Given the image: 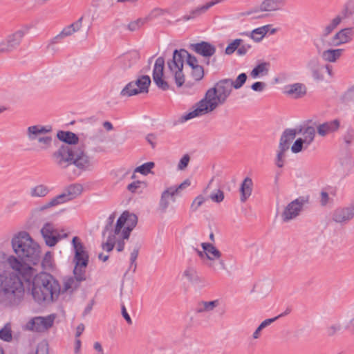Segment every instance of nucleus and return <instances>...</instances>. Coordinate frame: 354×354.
I'll return each mask as SVG.
<instances>
[{"mask_svg": "<svg viewBox=\"0 0 354 354\" xmlns=\"http://www.w3.org/2000/svg\"><path fill=\"white\" fill-rule=\"evenodd\" d=\"M115 214L112 213L107 218L102 231L104 239L101 247L103 250L110 252L116 247L118 252L124 250L125 240L129 239L130 234L138 223V218L134 214L124 212L115 223Z\"/></svg>", "mask_w": 354, "mask_h": 354, "instance_id": "f257e3e1", "label": "nucleus"}, {"mask_svg": "<svg viewBox=\"0 0 354 354\" xmlns=\"http://www.w3.org/2000/svg\"><path fill=\"white\" fill-rule=\"evenodd\" d=\"M24 288L19 277L3 270L0 272V303L6 306L18 305L23 299Z\"/></svg>", "mask_w": 354, "mask_h": 354, "instance_id": "f03ea898", "label": "nucleus"}, {"mask_svg": "<svg viewBox=\"0 0 354 354\" xmlns=\"http://www.w3.org/2000/svg\"><path fill=\"white\" fill-rule=\"evenodd\" d=\"M31 294L34 299L41 303L52 301L60 292L58 281L50 274L46 272L37 273L32 278Z\"/></svg>", "mask_w": 354, "mask_h": 354, "instance_id": "7ed1b4c3", "label": "nucleus"}, {"mask_svg": "<svg viewBox=\"0 0 354 354\" xmlns=\"http://www.w3.org/2000/svg\"><path fill=\"white\" fill-rule=\"evenodd\" d=\"M12 248L17 256L22 260L34 265L40 260L41 250L39 245L26 232H20L11 240Z\"/></svg>", "mask_w": 354, "mask_h": 354, "instance_id": "20e7f679", "label": "nucleus"}, {"mask_svg": "<svg viewBox=\"0 0 354 354\" xmlns=\"http://www.w3.org/2000/svg\"><path fill=\"white\" fill-rule=\"evenodd\" d=\"M187 63L190 70L200 66L197 58L185 49L175 50L171 59L167 63L170 75L174 78L178 87H181L185 81L184 64Z\"/></svg>", "mask_w": 354, "mask_h": 354, "instance_id": "39448f33", "label": "nucleus"}, {"mask_svg": "<svg viewBox=\"0 0 354 354\" xmlns=\"http://www.w3.org/2000/svg\"><path fill=\"white\" fill-rule=\"evenodd\" d=\"M222 104H223L215 94V91L209 88L205 92L204 97L193 106L192 110L181 116V121L185 122L209 114Z\"/></svg>", "mask_w": 354, "mask_h": 354, "instance_id": "423d86ee", "label": "nucleus"}, {"mask_svg": "<svg viewBox=\"0 0 354 354\" xmlns=\"http://www.w3.org/2000/svg\"><path fill=\"white\" fill-rule=\"evenodd\" d=\"M51 132L52 127L49 125L35 124L27 128L26 136L29 142H37L40 150L47 151L53 146Z\"/></svg>", "mask_w": 354, "mask_h": 354, "instance_id": "0eeeda50", "label": "nucleus"}, {"mask_svg": "<svg viewBox=\"0 0 354 354\" xmlns=\"http://www.w3.org/2000/svg\"><path fill=\"white\" fill-rule=\"evenodd\" d=\"M72 245L75 252L73 274L76 281L80 282L86 279L85 269L88 263V254L77 236L73 238Z\"/></svg>", "mask_w": 354, "mask_h": 354, "instance_id": "6e6552de", "label": "nucleus"}, {"mask_svg": "<svg viewBox=\"0 0 354 354\" xmlns=\"http://www.w3.org/2000/svg\"><path fill=\"white\" fill-rule=\"evenodd\" d=\"M0 259L3 260V263L0 264V267L5 268L8 266L27 282H30L35 274L36 270L24 262V260L21 259L20 260L12 254L6 255L4 252H0Z\"/></svg>", "mask_w": 354, "mask_h": 354, "instance_id": "1a4fd4ad", "label": "nucleus"}, {"mask_svg": "<svg viewBox=\"0 0 354 354\" xmlns=\"http://www.w3.org/2000/svg\"><path fill=\"white\" fill-rule=\"evenodd\" d=\"M203 250L198 251V255L205 261L206 266L216 272L226 269V265L221 259V252L212 243H202Z\"/></svg>", "mask_w": 354, "mask_h": 354, "instance_id": "9d476101", "label": "nucleus"}, {"mask_svg": "<svg viewBox=\"0 0 354 354\" xmlns=\"http://www.w3.org/2000/svg\"><path fill=\"white\" fill-rule=\"evenodd\" d=\"M78 170L81 171H91L95 167V160L90 155L84 145L74 146L73 161L72 162Z\"/></svg>", "mask_w": 354, "mask_h": 354, "instance_id": "9b49d317", "label": "nucleus"}, {"mask_svg": "<svg viewBox=\"0 0 354 354\" xmlns=\"http://www.w3.org/2000/svg\"><path fill=\"white\" fill-rule=\"evenodd\" d=\"M309 202V197L307 196H299L288 203L284 207L281 217L283 222L287 223L295 219L303 211L304 207Z\"/></svg>", "mask_w": 354, "mask_h": 354, "instance_id": "f8f14e48", "label": "nucleus"}, {"mask_svg": "<svg viewBox=\"0 0 354 354\" xmlns=\"http://www.w3.org/2000/svg\"><path fill=\"white\" fill-rule=\"evenodd\" d=\"M74 146L61 145L52 154L53 162L61 169H66L73 165Z\"/></svg>", "mask_w": 354, "mask_h": 354, "instance_id": "ddd939ff", "label": "nucleus"}, {"mask_svg": "<svg viewBox=\"0 0 354 354\" xmlns=\"http://www.w3.org/2000/svg\"><path fill=\"white\" fill-rule=\"evenodd\" d=\"M301 131L302 137L298 138L291 146L290 149L293 153H298L307 149L315 140L316 129L314 127L308 126Z\"/></svg>", "mask_w": 354, "mask_h": 354, "instance_id": "4468645a", "label": "nucleus"}, {"mask_svg": "<svg viewBox=\"0 0 354 354\" xmlns=\"http://www.w3.org/2000/svg\"><path fill=\"white\" fill-rule=\"evenodd\" d=\"M151 83L148 75H143L135 82H131L121 91L122 97H131L142 93H148Z\"/></svg>", "mask_w": 354, "mask_h": 354, "instance_id": "2eb2a0df", "label": "nucleus"}, {"mask_svg": "<svg viewBox=\"0 0 354 354\" xmlns=\"http://www.w3.org/2000/svg\"><path fill=\"white\" fill-rule=\"evenodd\" d=\"M139 53L136 51H130L118 57L115 61L113 70L118 75H122L127 70L131 68L139 59Z\"/></svg>", "mask_w": 354, "mask_h": 354, "instance_id": "dca6fc26", "label": "nucleus"}, {"mask_svg": "<svg viewBox=\"0 0 354 354\" xmlns=\"http://www.w3.org/2000/svg\"><path fill=\"white\" fill-rule=\"evenodd\" d=\"M28 29V26H25L9 35L5 41L0 43V54L9 53L16 48L20 44Z\"/></svg>", "mask_w": 354, "mask_h": 354, "instance_id": "f3484780", "label": "nucleus"}, {"mask_svg": "<svg viewBox=\"0 0 354 354\" xmlns=\"http://www.w3.org/2000/svg\"><path fill=\"white\" fill-rule=\"evenodd\" d=\"M54 320L53 315L47 317H36L27 323L26 328L32 331L43 332L53 326Z\"/></svg>", "mask_w": 354, "mask_h": 354, "instance_id": "a211bd4d", "label": "nucleus"}, {"mask_svg": "<svg viewBox=\"0 0 354 354\" xmlns=\"http://www.w3.org/2000/svg\"><path fill=\"white\" fill-rule=\"evenodd\" d=\"M165 66V59L163 57H160L157 58L155 62L153 71V80L157 86L163 90L167 91L169 89V86L168 83L162 78Z\"/></svg>", "mask_w": 354, "mask_h": 354, "instance_id": "6ab92c4d", "label": "nucleus"}, {"mask_svg": "<svg viewBox=\"0 0 354 354\" xmlns=\"http://www.w3.org/2000/svg\"><path fill=\"white\" fill-rule=\"evenodd\" d=\"M353 35L354 31L353 28H342L333 35L328 45L337 47L348 44L353 40Z\"/></svg>", "mask_w": 354, "mask_h": 354, "instance_id": "aec40b11", "label": "nucleus"}, {"mask_svg": "<svg viewBox=\"0 0 354 354\" xmlns=\"http://www.w3.org/2000/svg\"><path fill=\"white\" fill-rule=\"evenodd\" d=\"M83 192V187L80 184H71L64 188L63 192L55 196L59 204L73 200L80 196Z\"/></svg>", "mask_w": 354, "mask_h": 354, "instance_id": "412c9836", "label": "nucleus"}, {"mask_svg": "<svg viewBox=\"0 0 354 354\" xmlns=\"http://www.w3.org/2000/svg\"><path fill=\"white\" fill-rule=\"evenodd\" d=\"M353 166L354 164L351 155L344 153L338 159L336 174L340 178H345L351 174Z\"/></svg>", "mask_w": 354, "mask_h": 354, "instance_id": "4be33fe9", "label": "nucleus"}, {"mask_svg": "<svg viewBox=\"0 0 354 354\" xmlns=\"http://www.w3.org/2000/svg\"><path fill=\"white\" fill-rule=\"evenodd\" d=\"M210 88L215 91V94L217 95L223 104L225 103L232 92V83L230 82V78L219 80Z\"/></svg>", "mask_w": 354, "mask_h": 354, "instance_id": "5701e85b", "label": "nucleus"}, {"mask_svg": "<svg viewBox=\"0 0 354 354\" xmlns=\"http://www.w3.org/2000/svg\"><path fill=\"white\" fill-rule=\"evenodd\" d=\"M41 234L46 244L49 247L55 246L61 239L59 233L50 223H46L43 225Z\"/></svg>", "mask_w": 354, "mask_h": 354, "instance_id": "b1692460", "label": "nucleus"}, {"mask_svg": "<svg viewBox=\"0 0 354 354\" xmlns=\"http://www.w3.org/2000/svg\"><path fill=\"white\" fill-rule=\"evenodd\" d=\"M354 218V204L336 209L333 214V221L337 223L345 224Z\"/></svg>", "mask_w": 354, "mask_h": 354, "instance_id": "393cba45", "label": "nucleus"}, {"mask_svg": "<svg viewBox=\"0 0 354 354\" xmlns=\"http://www.w3.org/2000/svg\"><path fill=\"white\" fill-rule=\"evenodd\" d=\"M84 17L82 16L71 24L64 27L62 31L57 35L52 40L53 43H57L66 37H70L80 30L82 27Z\"/></svg>", "mask_w": 354, "mask_h": 354, "instance_id": "a878e982", "label": "nucleus"}, {"mask_svg": "<svg viewBox=\"0 0 354 354\" xmlns=\"http://www.w3.org/2000/svg\"><path fill=\"white\" fill-rule=\"evenodd\" d=\"M176 189L167 187L162 193L158 203V207L162 213H165L170 205L176 201Z\"/></svg>", "mask_w": 354, "mask_h": 354, "instance_id": "bb28decb", "label": "nucleus"}, {"mask_svg": "<svg viewBox=\"0 0 354 354\" xmlns=\"http://www.w3.org/2000/svg\"><path fill=\"white\" fill-rule=\"evenodd\" d=\"M190 48L197 54L205 57H210L216 53V47L207 41L192 44Z\"/></svg>", "mask_w": 354, "mask_h": 354, "instance_id": "cd10ccee", "label": "nucleus"}, {"mask_svg": "<svg viewBox=\"0 0 354 354\" xmlns=\"http://www.w3.org/2000/svg\"><path fill=\"white\" fill-rule=\"evenodd\" d=\"M106 136L102 130L98 131L95 134L90 138L91 146L90 151L93 153H103L105 148L101 144L105 141Z\"/></svg>", "mask_w": 354, "mask_h": 354, "instance_id": "c85d7f7f", "label": "nucleus"}, {"mask_svg": "<svg viewBox=\"0 0 354 354\" xmlns=\"http://www.w3.org/2000/svg\"><path fill=\"white\" fill-rule=\"evenodd\" d=\"M344 50L342 48H328L320 53L322 59L327 63H336L342 56Z\"/></svg>", "mask_w": 354, "mask_h": 354, "instance_id": "c756f323", "label": "nucleus"}, {"mask_svg": "<svg viewBox=\"0 0 354 354\" xmlns=\"http://www.w3.org/2000/svg\"><path fill=\"white\" fill-rule=\"evenodd\" d=\"M286 0H263L259 5V10L266 12H275L281 10Z\"/></svg>", "mask_w": 354, "mask_h": 354, "instance_id": "7c9ffc66", "label": "nucleus"}, {"mask_svg": "<svg viewBox=\"0 0 354 354\" xmlns=\"http://www.w3.org/2000/svg\"><path fill=\"white\" fill-rule=\"evenodd\" d=\"M324 73H326L328 78H333L334 76L333 66L328 64L321 65L310 73L314 80L317 82H323L325 80Z\"/></svg>", "mask_w": 354, "mask_h": 354, "instance_id": "2f4dec72", "label": "nucleus"}, {"mask_svg": "<svg viewBox=\"0 0 354 354\" xmlns=\"http://www.w3.org/2000/svg\"><path fill=\"white\" fill-rule=\"evenodd\" d=\"M182 277L183 279L194 286H200L203 282V279L198 275L196 269L192 266H189L184 270Z\"/></svg>", "mask_w": 354, "mask_h": 354, "instance_id": "473e14b6", "label": "nucleus"}, {"mask_svg": "<svg viewBox=\"0 0 354 354\" xmlns=\"http://www.w3.org/2000/svg\"><path fill=\"white\" fill-rule=\"evenodd\" d=\"M339 127V122L338 120L326 122L323 124H319L316 129L318 135L321 137H325L328 134L337 131Z\"/></svg>", "mask_w": 354, "mask_h": 354, "instance_id": "72a5a7b5", "label": "nucleus"}, {"mask_svg": "<svg viewBox=\"0 0 354 354\" xmlns=\"http://www.w3.org/2000/svg\"><path fill=\"white\" fill-rule=\"evenodd\" d=\"M297 131L294 129H286L280 138L279 149L287 151L290 148V142L295 138Z\"/></svg>", "mask_w": 354, "mask_h": 354, "instance_id": "f704fd0d", "label": "nucleus"}, {"mask_svg": "<svg viewBox=\"0 0 354 354\" xmlns=\"http://www.w3.org/2000/svg\"><path fill=\"white\" fill-rule=\"evenodd\" d=\"M221 1L222 0H214V1H209L203 6L197 7L196 8L193 10L189 15L183 16V20L189 21L190 19H193L196 17H198L200 15L205 13L213 6L221 2Z\"/></svg>", "mask_w": 354, "mask_h": 354, "instance_id": "c9c22d12", "label": "nucleus"}, {"mask_svg": "<svg viewBox=\"0 0 354 354\" xmlns=\"http://www.w3.org/2000/svg\"><path fill=\"white\" fill-rule=\"evenodd\" d=\"M271 24H267L257 28L250 32H242L241 35L248 36L255 42H260L269 32Z\"/></svg>", "mask_w": 354, "mask_h": 354, "instance_id": "e433bc0d", "label": "nucleus"}, {"mask_svg": "<svg viewBox=\"0 0 354 354\" xmlns=\"http://www.w3.org/2000/svg\"><path fill=\"white\" fill-rule=\"evenodd\" d=\"M50 193V188L44 184H37L28 190V195L31 198H43L48 195Z\"/></svg>", "mask_w": 354, "mask_h": 354, "instance_id": "4c0bfd02", "label": "nucleus"}, {"mask_svg": "<svg viewBox=\"0 0 354 354\" xmlns=\"http://www.w3.org/2000/svg\"><path fill=\"white\" fill-rule=\"evenodd\" d=\"M285 93L293 98L302 97L306 93V86L301 83H295L286 87Z\"/></svg>", "mask_w": 354, "mask_h": 354, "instance_id": "58836bf2", "label": "nucleus"}, {"mask_svg": "<svg viewBox=\"0 0 354 354\" xmlns=\"http://www.w3.org/2000/svg\"><path fill=\"white\" fill-rule=\"evenodd\" d=\"M253 189V182L251 178L246 177L244 178L240 187V201L242 203L245 202L252 195Z\"/></svg>", "mask_w": 354, "mask_h": 354, "instance_id": "ea45409f", "label": "nucleus"}, {"mask_svg": "<svg viewBox=\"0 0 354 354\" xmlns=\"http://www.w3.org/2000/svg\"><path fill=\"white\" fill-rule=\"evenodd\" d=\"M220 304L218 299L213 301H200L196 308L197 313H205L212 312Z\"/></svg>", "mask_w": 354, "mask_h": 354, "instance_id": "a19ab883", "label": "nucleus"}, {"mask_svg": "<svg viewBox=\"0 0 354 354\" xmlns=\"http://www.w3.org/2000/svg\"><path fill=\"white\" fill-rule=\"evenodd\" d=\"M57 138L60 141L68 144V146H75V145L79 140L77 136L71 131H59L57 133Z\"/></svg>", "mask_w": 354, "mask_h": 354, "instance_id": "79ce46f5", "label": "nucleus"}, {"mask_svg": "<svg viewBox=\"0 0 354 354\" xmlns=\"http://www.w3.org/2000/svg\"><path fill=\"white\" fill-rule=\"evenodd\" d=\"M345 329V324L340 319L333 321L326 328V333L328 336L333 337Z\"/></svg>", "mask_w": 354, "mask_h": 354, "instance_id": "37998d69", "label": "nucleus"}, {"mask_svg": "<svg viewBox=\"0 0 354 354\" xmlns=\"http://www.w3.org/2000/svg\"><path fill=\"white\" fill-rule=\"evenodd\" d=\"M58 205H59V204L57 200L56 199L55 197H53L51 199H50L48 201L44 203V204H42V205H41L39 206L34 207L31 210V214L33 216H37L40 212H44L46 209H48L49 208H51L53 207L57 206Z\"/></svg>", "mask_w": 354, "mask_h": 354, "instance_id": "c03bdc74", "label": "nucleus"}, {"mask_svg": "<svg viewBox=\"0 0 354 354\" xmlns=\"http://www.w3.org/2000/svg\"><path fill=\"white\" fill-rule=\"evenodd\" d=\"M342 22L341 17L336 15L323 28L322 33L329 36Z\"/></svg>", "mask_w": 354, "mask_h": 354, "instance_id": "a18cd8bd", "label": "nucleus"}, {"mask_svg": "<svg viewBox=\"0 0 354 354\" xmlns=\"http://www.w3.org/2000/svg\"><path fill=\"white\" fill-rule=\"evenodd\" d=\"M353 15H354V0H348L337 16L343 21Z\"/></svg>", "mask_w": 354, "mask_h": 354, "instance_id": "49530a36", "label": "nucleus"}, {"mask_svg": "<svg viewBox=\"0 0 354 354\" xmlns=\"http://www.w3.org/2000/svg\"><path fill=\"white\" fill-rule=\"evenodd\" d=\"M268 73V64L266 62L261 63L254 67L250 73V75L253 78L267 75Z\"/></svg>", "mask_w": 354, "mask_h": 354, "instance_id": "de8ad7c7", "label": "nucleus"}, {"mask_svg": "<svg viewBox=\"0 0 354 354\" xmlns=\"http://www.w3.org/2000/svg\"><path fill=\"white\" fill-rule=\"evenodd\" d=\"M282 315H279L275 317L265 319L263 322H262L260 325L257 327V328L255 330V331L253 333L252 337L254 339H258L260 337L261 331L265 328L266 327L268 326L271 324H272L274 321H276L279 317H281Z\"/></svg>", "mask_w": 354, "mask_h": 354, "instance_id": "09e8293b", "label": "nucleus"}, {"mask_svg": "<svg viewBox=\"0 0 354 354\" xmlns=\"http://www.w3.org/2000/svg\"><path fill=\"white\" fill-rule=\"evenodd\" d=\"M328 37V36L324 35V34L321 32L320 36L314 40L313 44L319 53L322 52L324 47L330 46L328 45L330 41L327 39Z\"/></svg>", "mask_w": 354, "mask_h": 354, "instance_id": "8fccbe9b", "label": "nucleus"}, {"mask_svg": "<svg viewBox=\"0 0 354 354\" xmlns=\"http://www.w3.org/2000/svg\"><path fill=\"white\" fill-rule=\"evenodd\" d=\"M169 14V10L167 9H162L156 8L153 9L149 14L145 17L147 21L158 19Z\"/></svg>", "mask_w": 354, "mask_h": 354, "instance_id": "3c124183", "label": "nucleus"}, {"mask_svg": "<svg viewBox=\"0 0 354 354\" xmlns=\"http://www.w3.org/2000/svg\"><path fill=\"white\" fill-rule=\"evenodd\" d=\"M140 248V245L138 243H136L132 246V248L131 250L129 268L133 269V271H135L136 269L137 265H136V261L138 256V252H139Z\"/></svg>", "mask_w": 354, "mask_h": 354, "instance_id": "603ef678", "label": "nucleus"}, {"mask_svg": "<svg viewBox=\"0 0 354 354\" xmlns=\"http://www.w3.org/2000/svg\"><path fill=\"white\" fill-rule=\"evenodd\" d=\"M243 43V39H235L232 40L225 49V54L227 55H232L235 51L237 52L238 48Z\"/></svg>", "mask_w": 354, "mask_h": 354, "instance_id": "864d4df0", "label": "nucleus"}, {"mask_svg": "<svg viewBox=\"0 0 354 354\" xmlns=\"http://www.w3.org/2000/svg\"><path fill=\"white\" fill-rule=\"evenodd\" d=\"M154 167V163L153 162H148L142 164V165L137 167L134 169V173H140L143 175H147L150 173L151 169ZM136 177L135 174H133L131 176L132 178Z\"/></svg>", "mask_w": 354, "mask_h": 354, "instance_id": "5fc2aeb1", "label": "nucleus"}, {"mask_svg": "<svg viewBox=\"0 0 354 354\" xmlns=\"http://www.w3.org/2000/svg\"><path fill=\"white\" fill-rule=\"evenodd\" d=\"M247 80V75L243 73L239 74L235 80L230 78V82L232 83V88L235 89L241 88Z\"/></svg>", "mask_w": 354, "mask_h": 354, "instance_id": "6e6d98bb", "label": "nucleus"}, {"mask_svg": "<svg viewBox=\"0 0 354 354\" xmlns=\"http://www.w3.org/2000/svg\"><path fill=\"white\" fill-rule=\"evenodd\" d=\"M0 339L5 342H10L12 339L11 327L7 324L0 330Z\"/></svg>", "mask_w": 354, "mask_h": 354, "instance_id": "4d7b16f0", "label": "nucleus"}, {"mask_svg": "<svg viewBox=\"0 0 354 354\" xmlns=\"http://www.w3.org/2000/svg\"><path fill=\"white\" fill-rule=\"evenodd\" d=\"M190 74L194 80L198 82L204 77V69L202 66H198L190 71Z\"/></svg>", "mask_w": 354, "mask_h": 354, "instance_id": "13d9d810", "label": "nucleus"}, {"mask_svg": "<svg viewBox=\"0 0 354 354\" xmlns=\"http://www.w3.org/2000/svg\"><path fill=\"white\" fill-rule=\"evenodd\" d=\"M44 269L50 270L53 267V254L50 252H47L41 262Z\"/></svg>", "mask_w": 354, "mask_h": 354, "instance_id": "bf43d9fd", "label": "nucleus"}, {"mask_svg": "<svg viewBox=\"0 0 354 354\" xmlns=\"http://www.w3.org/2000/svg\"><path fill=\"white\" fill-rule=\"evenodd\" d=\"M147 22V21L146 18H140L130 22L128 25V28L131 31H136L141 28Z\"/></svg>", "mask_w": 354, "mask_h": 354, "instance_id": "052dcab7", "label": "nucleus"}, {"mask_svg": "<svg viewBox=\"0 0 354 354\" xmlns=\"http://www.w3.org/2000/svg\"><path fill=\"white\" fill-rule=\"evenodd\" d=\"M80 281H77L76 279H73L72 277H70L64 281V290H74L77 288V287L79 285Z\"/></svg>", "mask_w": 354, "mask_h": 354, "instance_id": "680f3d73", "label": "nucleus"}, {"mask_svg": "<svg viewBox=\"0 0 354 354\" xmlns=\"http://www.w3.org/2000/svg\"><path fill=\"white\" fill-rule=\"evenodd\" d=\"M322 64L318 58L313 57L310 59L306 64V68L311 73L315 69L319 67Z\"/></svg>", "mask_w": 354, "mask_h": 354, "instance_id": "e2e57ef3", "label": "nucleus"}, {"mask_svg": "<svg viewBox=\"0 0 354 354\" xmlns=\"http://www.w3.org/2000/svg\"><path fill=\"white\" fill-rule=\"evenodd\" d=\"M286 152V151H282L281 149H278L275 160V164L279 168L283 167L284 165Z\"/></svg>", "mask_w": 354, "mask_h": 354, "instance_id": "0e129e2a", "label": "nucleus"}, {"mask_svg": "<svg viewBox=\"0 0 354 354\" xmlns=\"http://www.w3.org/2000/svg\"><path fill=\"white\" fill-rule=\"evenodd\" d=\"M146 186H147V185L145 182H141V181L137 180V181H133L131 183H130L127 186V189L129 192L134 193V192H137V190L140 189L141 187H145Z\"/></svg>", "mask_w": 354, "mask_h": 354, "instance_id": "69168bd1", "label": "nucleus"}, {"mask_svg": "<svg viewBox=\"0 0 354 354\" xmlns=\"http://www.w3.org/2000/svg\"><path fill=\"white\" fill-rule=\"evenodd\" d=\"M209 198L216 203H221L224 199V193L221 189H217L209 195Z\"/></svg>", "mask_w": 354, "mask_h": 354, "instance_id": "338daca9", "label": "nucleus"}, {"mask_svg": "<svg viewBox=\"0 0 354 354\" xmlns=\"http://www.w3.org/2000/svg\"><path fill=\"white\" fill-rule=\"evenodd\" d=\"M343 140L346 146H349L354 141V131L348 129L344 135Z\"/></svg>", "mask_w": 354, "mask_h": 354, "instance_id": "774afa93", "label": "nucleus"}]
</instances>
